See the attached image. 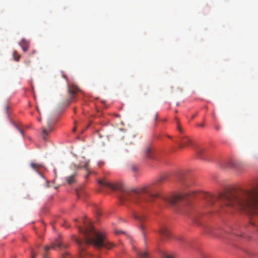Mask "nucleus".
<instances>
[{
    "label": "nucleus",
    "instance_id": "58836bf2",
    "mask_svg": "<svg viewBox=\"0 0 258 258\" xmlns=\"http://www.w3.org/2000/svg\"><path fill=\"white\" fill-rule=\"evenodd\" d=\"M40 174L41 175V176L42 177H43V175H42L41 173H40Z\"/></svg>",
    "mask_w": 258,
    "mask_h": 258
},
{
    "label": "nucleus",
    "instance_id": "ea45409f",
    "mask_svg": "<svg viewBox=\"0 0 258 258\" xmlns=\"http://www.w3.org/2000/svg\"><path fill=\"white\" fill-rule=\"evenodd\" d=\"M75 130H76L75 128H74V130H73V131L75 132Z\"/></svg>",
    "mask_w": 258,
    "mask_h": 258
},
{
    "label": "nucleus",
    "instance_id": "39448f33",
    "mask_svg": "<svg viewBox=\"0 0 258 258\" xmlns=\"http://www.w3.org/2000/svg\"><path fill=\"white\" fill-rule=\"evenodd\" d=\"M68 87L69 99L67 100V102L68 104H69L76 97L77 94L79 91V89L74 84L68 85Z\"/></svg>",
    "mask_w": 258,
    "mask_h": 258
},
{
    "label": "nucleus",
    "instance_id": "f3484780",
    "mask_svg": "<svg viewBox=\"0 0 258 258\" xmlns=\"http://www.w3.org/2000/svg\"><path fill=\"white\" fill-rule=\"evenodd\" d=\"M31 167L36 170V169L37 168H38V167H41L42 166V164H36V163H31Z\"/></svg>",
    "mask_w": 258,
    "mask_h": 258
},
{
    "label": "nucleus",
    "instance_id": "ddd939ff",
    "mask_svg": "<svg viewBox=\"0 0 258 258\" xmlns=\"http://www.w3.org/2000/svg\"><path fill=\"white\" fill-rule=\"evenodd\" d=\"M19 45L21 46L24 52H26L28 51L29 49V42L28 41L24 39H23L19 42Z\"/></svg>",
    "mask_w": 258,
    "mask_h": 258
},
{
    "label": "nucleus",
    "instance_id": "72a5a7b5",
    "mask_svg": "<svg viewBox=\"0 0 258 258\" xmlns=\"http://www.w3.org/2000/svg\"><path fill=\"white\" fill-rule=\"evenodd\" d=\"M115 233H116V234H118V233H119V231H116L115 232Z\"/></svg>",
    "mask_w": 258,
    "mask_h": 258
},
{
    "label": "nucleus",
    "instance_id": "6ab92c4d",
    "mask_svg": "<svg viewBox=\"0 0 258 258\" xmlns=\"http://www.w3.org/2000/svg\"><path fill=\"white\" fill-rule=\"evenodd\" d=\"M230 232L232 233L233 234H235L237 235H240L237 232L236 227L232 228Z\"/></svg>",
    "mask_w": 258,
    "mask_h": 258
},
{
    "label": "nucleus",
    "instance_id": "4c0bfd02",
    "mask_svg": "<svg viewBox=\"0 0 258 258\" xmlns=\"http://www.w3.org/2000/svg\"><path fill=\"white\" fill-rule=\"evenodd\" d=\"M228 167H232V166L231 165H229Z\"/></svg>",
    "mask_w": 258,
    "mask_h": 258
},
{
    "label": "nucleus",
    "instance_id": "c9c22d12",
    "mask_svg": "<svg viewBox=\"0 0 258 258\" xmlns=\"http://www.w3.org/2000/svg\"><path fill=\"white\" fill-rule=\"evenodd\" d=\"M196 115H193V116H192V118H194V116H196Z\"/></svg>",
    "mask_w": 258,
    "mask_h": 258
},
{
    "label": "nucleus",
    "instance_id": "7ed1b4c3",
    "mask_svg": "<svg viewBox=\"0 0 258 258\" xmlns=\"http://www.w3.org/2000/svg\"><path fill=\"white\" fill-rule=\"evenodd\" d=\"M78 229L79 232L83 233L84 239L82 241L75 238L79 247L80 258H99L98 256L93 255L86 251V247L88 244H93L97 248L103 247L110 249L112 247V244L105 241L104 236L96 231L91 224H89L85 229L81 227Z\"/></svg>",
    "mask_w": 258,
    "mask_h": 258
},
{
    "label": "nucleus",
    "instance_id": "7c9ffc66",
    "mask_svg": "<svg viewBox=\"0 0 258 258\" xmlns=\"http://www.w3.org/2000/svg\"><path fill=\"white\" fill-rule=\"evenodd\" d=\"M38 120L40 122L41 121V118L40 117V118H38Z\"/></svg>",
    "mask_w": 258,
    "mask_h": 258
},
{
    "label": "nucleus",
    "instance_id": "b1692460",
    "mask_svg": "<svg viewBox=\"0 0 258 258\" xmlns=\"http://www.w3.org/2000/svg\"><path fill=\"white\" fill-rule=\"evenodd\" d=\"M35 256H36V254L32 251V252H31V257L32 258H35Z\"/></svg>",
    "mask_w": 258,
    "mask_h": 258
},
{
    "label": "nucleus",
    "instance_id": "a878e982",
    "mask_svg": "<svg viewBox=\"0 0 258 258\" xmlns=\"http://www.w3.org/2000/svg\"><path fill=\"white\" fill-rule=\"evenodd\" d=\"M157 117H158V114H157V113H156V114L154 115L155 120H157Z\"/></svg>",
    "mask_w": 258,
    "mask_h": 258
},
{
    "label": "nucleus",
    "instance_id": "f704fd0d",
    "mask_svg": "<svg viewBox=\"0 0 258 258\" xmlns=\"http://www.w3.org/2000/svg\"><path fill=\"white\" fill-rule=\"evenodd\" d=\"M133 248L134 249H135V246H134V245H133Z\"/></svg>",
    "mask_w": 258,
    "mask_h": 258
},
{
    "label": "nucleus",
    "instance_id": "c756f323",
    "mask_svg": "<svg viewBox=\"0 0 258 258\" xmlns=\"http://www.w3.org/2000/svg\"><path fill=\"white\" fill-rule=\"evenodd\" d=\"M250 225H251V226H254V223H253V222H250Z\"/></svg>",
    "mask_w": 258,
    "mask_h": 258
},
{
    "label": "nucleus",
    "instance_id": "c85d7f7f",
    "mask_svg": "<svg viewBox=\"0 0 258 258\" xmlns=\"http://www.w3.org/2000/svg\"><path fill=\"white\" fill-rule=\"evenodd\" d=\"M37 111H38V112H39V114H40V110H39V109L38 108V107H37Z\"/></svg>",
    "mask_w": 258,
    "mask_h": 258
},
{
    "label": "nucleus",
    "instance_id": "423d86ee",
    "mask_svg": "<svg viewBox=\"0 0 258 258\" xmlns=\"http://www.w3.org/2000/svg\"><path fill=\"white\" fill-rule=\"evenodd\" d=\"M191 143V140L186 136H181L179 137L178 144L180 148H183L189 145Z\"/></svg>",
    "mask_w": 258,
    "mask_h": 258
},
{
    "label": "nucleus",
    "instance_id": "cd10ccee",
    "mask_svg": "<svg viewBox=\"0 0 258 258\" xmlns=\"http://www.w3.org/2000/svg\"><path fill=\"white\" fill-rule=\"evenodd\" d=\"M164 258H173V257L170 255H166V256H165Z\"/></svg>",
    "mask_w": 258,
    "mask_h": 258
},
{
    "label": "nucleus",
    "instance_id": "f03ea898",
    "mask_svg": "<svg viewBox=\"0 0 258 258\" xmlns=\"http://www.w3.org/2000/svg\"><path fill=\"white\" fill-rule=\"evenodd\" d=\"M98 183L102 186L120 191V202L126 206H128V203H131L137 208H145L154 199L159 197L158 194H152L153 185L145 186L134 189L132 191H127L124 189L122 183H111L106 178L98 179Z\"/></svg>",
    "mask_w": 258,
    "mask_h": 258
},
{
    "label": "nucleus",
    "instance_id": "aec40b11",
    "mask_svg": "<svg viewBox=\"0 0 258 258\" xmlns=\"http://www.w3.org/2000/svg\"><path fill=\"white\" fill-rule=\"evenodd\" d=\"M132 170L134 172H135L138 169V167L136 165H132L131 167Z\"/></svg>",
    "mask_w": 258,
    "mask_h": 258
},
{
    "label": "nucleus",
    "instance_id": "bb28decb",
    "mask_svg": "<svg viewBox=\"0 0 258 258\" xmlns=\"http://www.w3.org/2000/svg\"><path fill=\"white\" fill-rule=\"evenodd\" d=\"M198 126H200V127H204V124L203 123H202L199 124L198 125Z\"/></svg>",
    "mask_w": 258,
    "mask_h": 258
},
{
    "label": "nucleus",
    "instance_id": "2f4dec72",
    "mask_svg": "<svg viewBox=\"0 0 258 258\" xmlns=\"http://www.w3.org/2000/svg\"><path fill=\"white\" fill-rule=\"evenodd\" d=\"M87 164H85V166H84V167H85V168H87Z\"/></svg>",
    "mask_w": 258,
    "mask_h": 258
},
{
    "label": "nucleus",
    "instance_id": "a211bd4d",
    "mask_svg": "<svg viewBox=\"0 0 258 258\" xmlns=\"http://www.w3.org/2000/svg\"><path fill=\"white\" fill-rule=\"evenodd\" d=\"M13 56L14 59L16 61H19L20 58V55L18 54L17 52L16 51H14Z\"/></svg>",
    "mask_w": 258,
    "mask_h": 258
},
{
    "label": "nucleus",
    "instance_id": "e433bc0d",
    "mask_svg": "<svg viewBox=\"0 0 258 258\" xmlns=\"http://www.w3.org/2000/svg\"><path fill=\"white\" fill-rule=\"evenodd\" d=\"M196 115H193V116H192V118H194V116H196Z\"/></svg>",
    "mask_w": 258,
    "mask_h": 258
},
{
    "label": "nucleus",
    "instance_id": "473e14b6",
    "mask_svg": "<svg viewBox=\"0 0 258 258\" xmlns=\"http://www.w3.org/2000/svg\"><path fill=\"white\" fill-rule=\"evenodd\" d=\"M89 174V173H88V174L87 175H86L85 178H87L88 177Z\"/></svg>",
    "mask_w": 258,
    "mask_h": 258
},
{
    "label": "nucleus",
    "instance_id": "dca6fc26",
    "mask_svg": "<svg viewBox=\"0 0 258 258\" xmlns=\"http://www.w3.org/2000/svg\"><path fill=\"white\" fill-rule=\"evenodd\" d=\"M165 177L162 176L159 177L158 179L156 180V181L154 182V185H156L160 184L162 181L165 180Z\"/></svg>",
    "mask_w": 258,
    "mask_h": 258
},
{
    "label": "nucleus",
    "instance_id": "4468645a",
    "mask_svg": "<svg viewBox=\"0 0 258 258\" xmlns=\"http://www.w3.org/2000/svg\"><path fill=\"white\" fill-rule=\"evenodd\" d=\"M76 173H74L72 175L69 176L68 177H67L66 178L67 182L69 184H72V183H73L75 182V176H76Z\"/></svg>",
    "mask_w": 258,
    "mask_h": 258
},
{
    "label": "nucleus",
    "instance_id": "9d476101",
    "mask_svg": "<svg viewBox=\"0 0 258 258\" xmlns=\"http://www.w3.org/2000/svg\"><path fill=\"white\" fill-rule=\"evenodd\" d=\"M66 246L64 245L61 241L59 240H56L54 243H53L51 246H46L44 247V250L46 252H47L50 248H55L56 247L58 248H65Z\"/></svg>",
    "mask_w": 258,
    "mask_h": 258
},
{
    "label": "nucleus",
    "instance_id": "4be33fe9",
    "mask_svg": "<svg viewBox=\"0 0 258 258\" xmlns=\"http://www.w3.org/2000/svg\"><path fill=\"white\" fill-rule=\"evenodd\" d=\"M215 128L217 131H219L221 128V127L220 125L217 124L215 125Z\"/></svg>",
    "mask_w": 258,
    "mask_h": 258
},
{
    "label": "nucleus",
    "instance_id": "412c9836",
    "mask_svg": "<svg viewBox=\"0 0 258 258\" xmlns=\"http://www.w3.org/2000/svg\"><path fill=\"white\" fill-rule=\"evenodd\" d=\"M25 63L27 66H29L31 64V61L30 60H26L25 61Z\"/></svg>",
    "mask_w": 258,
    "mask_h": 258
},
{
    "label": "nucleus",
    "instance_id": "0eeeda50",
    "mask_svg": "<svg viewBox=\"0 0 258 258\" xmlns=\"http://www.w3.org/2000/svg\"><path fill=\"white\" fill-rule=\"evenodd\" d=\"M52 122L51 121L50 119H48L47 120V128H42V138L44 140H46V137L49 135V134L52 132Z\"/></svg>",
    "mask_w": 258,
    "mask_h": 258
},
{
    "label": "nucleus",
    "instance_id": "f8f14e48",
    "mask_svg": "<svg viewBox=\"0 0 258 258\" xmlns=\"http://www.w3.org/2000/svg\"><path fill=\"white\" fill-rule=\"evenodd\" d=\"M135 218L141 223L140 227L141 229L143 230V229L144 228L143 223L144 222V221L146 220V217L144 215H140L139 214H136L135 215Z\"/></svg>",
    "mask_w": 258,
    "mask_h": 258
},
{
    "label": "nucleus",
    "instance_id": "6e6552de",
    "mask_svg": "<svg viewBox=\"0 0 258 258\" xmlns=\"http://www.w3.org/2000/svg\"><path fill=\"white\" fill-rule=\"evenodd\" d=\"M159 233L164 239H168L170 238L171 236L170 231L165 226H162L161 227L160 230H159Z\"/></svg>",
    "mask_w": 258,
    "mask_h": 258
},
{
    "label": "nucleus",
    "instance_id": "f257e3e1",
    "mask_svg": "<svg viewBox=\"0 0 258 258\" xmlns=\"http://www.w3.org/2000/svg\"><path fill=\"white\" fill-rule=\"evenodd\" d=\"M199 196L209 206L216 201L222 210L226 212L230 209H237L250 214H258V189L220 194L215 197L210 193L201 192Z\"/></svg>",
    "mask_w": 258,
    "mask_h": 258
},
{
    "label": "nucleus",
    "instance_id": "393cba45",
    "mask_svg": "<svg viewBox=\"0 0 258 258\" xmlns=\"http://www.w3.org/2000/svg\"><path fill=\"white\" fill-rule=\"evenodd\" d=\"M16 127L18 128V130L19 131V132L21 133V134L23 135V131H22L21 129H20V128H19V127H18V126H17V125H16Z\"/></svg>",
    "mask_w": 258,
    "mask_h": 258
},
{
    "label": "nucleus",
    "instance_id": "20e7f679",
    "mask_svg": "<svg viewBox=\"0 0 258 258\" xmlns=\"http://www.w3.org/2000/svg\"><path fill=\"white\" fill-rule=\"evenodd\" d=\"M189 195V194H180L175 195L171 197L163 198V200L172 206H177L180 203L186 200Z\"/></svg>",
    "mask_w": 258,
    "mask_h": 258
},
{
    "label": "nucleus",
    "instance_id": "1a4fd4ad",
    "mask_svg": "<svg viewBox=\"0 0 258 258\" xmlns=\"http://www.w3.org/2000/svg\"><path fill=\"white\" fill-rule=\"evenodd\" d=\"M196 152L198 157L203 160H206L207 159L206 155L207 151L206 149L198 147L196 149Z\"/></svg>",
    "mask_w": 258,
    "mask_h": 258
},
{
    "label": "nucleus",
    "instance_id": "2eb2a0df",
    "mask_svg": "<svg viewBox=\"0 0 258 258\" xmlns=\"http://www.w3.org/2000/svg\"><path fill=\"white\" fill-rule=\"evenodd\" d=\"M139 258H150L147 252L144 251L138 253Z\"/></svg>",
    "mask_w": 258,
    "mask_h": 258
},
{
    "label": "nucleus",
    "instance_id": "5701e85b",
    "mask_svg": "<svg viewBox=\"0 0 258 258\" xmlns=\"http://www.w3.org/2000/svg\"><path fill=\"white\" fill-rule=\"evenodd\" d=\"M177 129L181 133H182V130L178 124H177Z\"/></svg>",
    "mask_w": 258,
    "mask_h": 258
},
{
    "label": "nucleus",
    "instance_id": "9b49d317",
    "mask_svg": "<svg viewBox=\"0 0 258 258\" xmlns=\"http://www.w3.org/2000/svg\"><path fill=\"white\" fill-rule=\"evenodd\" d=\"M145 155L146 158L151 159H156L155 152L151 147H147L145 150Z\"/></svg>",
    "mask_w": 258,
    "mask_h": 258
}]
</instances>
